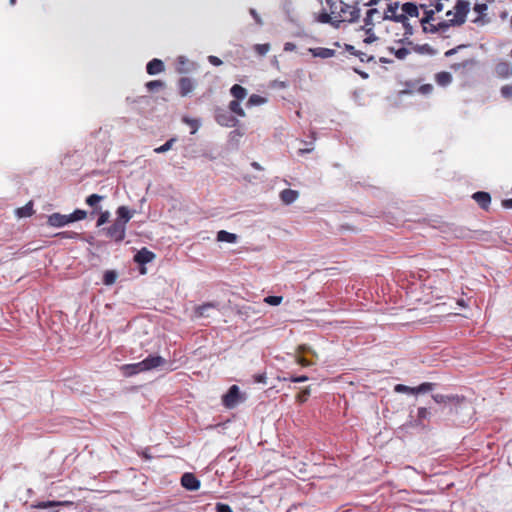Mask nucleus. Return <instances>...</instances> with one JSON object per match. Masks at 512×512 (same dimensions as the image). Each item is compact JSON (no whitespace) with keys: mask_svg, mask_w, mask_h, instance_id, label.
<instances>
[{"mask_svg":"<svg viewBox=\"0 0 512 512\" xmlns=\"http://www.w3.org/2000/svg\"><path fill=\"white\" fill-rule=\"evenodd\" d=\"M385 1L387 2L384 14L386 21L400 23L404 29L403 38L399 40V43L412 44L410 37L414 34V28L409 19L419 17L418 5L413 2L401 4L399 1Z\"/></svg>","mask_w":512,"mask_h":512,"instance_id":"f257e3e1","label":"nucleus"},{"mask_svg":"<svg viewBox=\"0 0 512 512\" xmlns=\"http://www.w3.org/2000/svg\"><path fill=\"white\" fill-rule=\"evenodd\" d=\"M325 3L329 13L323 10L317 17L320 23L331 24L339 28L342 22L354 23L360 18V9L356 5L346 4L343 0H320Z\"/></svg>","mask_w":512,"mask_h":512,"instance_id":"f03ea898","label":"nucleus"},{"mask_svg":"<svg viewBox=\"0 0 512 512\" xmlns=\"http://www.w3.org/2000/svg\"><path fill=\"white\" fill-rule=\"evenodd\" d=\"M87 217V212L85 210L76 209L73 213L69 215H64L61 213H52L48 216L47 224L51 227H63L69 223L83 220Z\"/></svg>","mask_w":512,"mask_h":512,"instance_id":"7ed1b4c3","label":"nucleus"},{"mask_svg":"<svg viewBox=\"0 0 512 512\" xmlns=\"http://www.w3.org/2000/svg\"><path fill=\"white\" fill-rule=\"evenodd\" d=\"M384 14L385 9L382 12L378 8H370L367 10L364 17V26L362 27L366 34H369L376 24L386 21Z\"/></svg>","mask_w":512,"mask_h":512,"instance_id":"20e7f679","label":"nucleus"},{"mask_svg":"<svg viewBox=\"0 0 512 512\" xmlns=\"http://www.w3.org/2000/svg\"><path fill=\"white\" fill-rule=\"evenodd\" d=\"M433 400L436 403H450L452 406L450 407V413H459V408L469 407V403L465 401L463 397L459 396H446L442 394H434L432 396Z\"/></svg>","mask_w":512,"mask_h":512,"instance_id":"39448f33","label":"nucleus"},{"mask_svg":"<svg viewBox=\"0 0 512 512\" xmlns=\"http://www.w3.org/2000/svg\"><path fill=\"white\" fill-rule=\"evenodd\" d=\"M469 10L470 3L468 1L458 0L454 7V11H448L446 16L453 15L454 17L452 19L454 20V23L460 26L465 23Z\"/></svg>","mask_w":512,"mask_h":512,"instance_id":"423d86ee","label":"nucleus"},{"mask_svg":"<svg viewBox=\"0 0 512 512\" xmlns=\"http://www.w3.org/2000/svg\"><path fill=\"white\" fill-rule=\"evenodd\" d=\"M241 401H243V397L237 385H232L222 396V404L228 409L235 408Z\"/></svg>","mask_w":512,"mask_h":512,"instance_id":"0eeeda50","label":"nucleus"},{"mask_svg":"<svg viewBox=\"0 0 512 512\" xmlns=\"http://www.w3.org/2000/svg\"><path fill=\"white\" fill-rule=\"evenodd\" d=\"M105 234L110 239L114 240L115 242H121L125 238L126 234V226L123 225V221H114V223L104 229Z\"/></svg>","mask_w":512,"mask_h":512,"instance_id":"6e6552de","label":"nucleus"},{"mask_svg":"<svg viewBox=\"0 0 512 512\" xmlns=\"http://www.w3.org/2000/svg\"><path fill=\"white\" fill-rule=\"evenodd\" d=\"M144 371H150L158 367L163 366L166 360L161 356L149 355L147 358L141 361Z\"/></svg>","mask_w":512,"mask_h":512,"instance_id":"1a4fd4ad","label":"nucleus"},{"mask_svg":"<svg viewBox=\"0 0 512 512\" xmlns=\"http://www.w3.org/2000/svg\"><path fill=\"white\" fill-rule=\"evenodd\" d=\"M181 484L189 491L198 490L200 487V481L192 473L183 474L181 477Z\"/></svg>","mask_w":512,"mask_h":512,"instance_id":"9d476101","label":"nucleus"},{"mask_svg":"<svg viewBox=\"0 0 512 512\" xmlns=\"http://www.w3.org/2000/svg\"><path fill=\"white\" fill-rule=\"evenodd\" d=\"M178 88L180 95L185 97L194 90L195 84L192 79L188 77H182L178 81Z\"/></svg>","mask_w":512,"mask_h":512,"instance_id":"9b49d317","label":"nucleus"},{"mask_svg":"<svg viewBox=\"0 0 512 512\" xmlns=\"http://www.w3.org/2000/svg\"><path fill=\"white\" fill-rule=\"evenodd\" d=\"M155 257V254L147 248H142L134 256V261L139 264H147L151 262Z\"/></svg>","mask_w":512,"mask_h":512,"instance_id":"f8f14e48","label":"nucleus"},{"mask_svg":"<svg viewBox=\"0 0 512 512\" xmlns=\"http://www.w3.org/2000/svg\"><path fill=\"white\" fill-rule=\"evenodd\" d=\"M165 69L164 63L157 58L152 59L146 66L147 73L149 75H156L163 72Z\"/></svg>","mask_w":512,"mask_h":512,"instance_id":"ddd939ff","label":"nucleus"},{"mask_svg":"<svg viewBox=\"0 0 512 512\" xmlns=\"http://www.w3.org/2000/svg\"><path fill=\"white\" fill-rule=\"evenodd\" d=\"M472 198L483 209H487L491 203V196L487 192L478 191L473 194Z\"/></svg>","mask_w":512,"mask_h":512,"instance_id":"4468645a","label":"nucleus"},{"mask_svg":"<svg viewBox=\"0 0 512 512\" xmlns=\"http://www.w3.org/2000/svg\"><path fill=\"white\" fill-rule=\"evenodd\" d=\"M121 370L125 376H133L140 372H145L141 361L133 364H125L121 367Z\"/></svg>","mask_w":512,"mask_h":512,"instance_id":"2eb2a0df","label":"nucleus"},{"mask_svg":"<svg viewBox=\"0 0 512 512\" xmlns=\"http://www.w3.org/2000/svg\"><path fill=\"white\" fill-rule=\"evenodd\" d=\"M309 51L314 57H319L322 59L331 58L335 55V50L324 47L310 48Z\"/></svg>","mask_w":512,"mask_h":512,"instance_id":"dca6fc26","label":"nucleus"},{"mask_svg":"<svg viewBox=\"0 0 512 512\" xmlns=\"http://www.w3.org/2000/svg\"><path fill=\"white\" fill-rule=\"evenodd\" d=\"M495 71L498 76L507 78L512 75V66L508 62H499L495 67Z\"/></svg>","mask_w":512,"mask_h":512,"instance_id":"f3484780","label":"nucleus"},{"mask_svg":"<svg viewBox=\"0 0 512 512\" xmlns=\"http://www.w3.org/2000/svg\"><path fill=\"white\" fill-rule=\"evenodd\" d=\"M290 473L300 479H305L307 476V465L304 462L297 461L293 463V470L290 469Z\"/></svg>","mask_w":512,"mask_h":512,"instance_id":"a211bd4d","label":"nucleus"},{"mask_svg":"<svg viewBox=\"0 0 512 512\" xmlns=\"http://www.w3.org/2000/svg\"><path fill=\"white\" fill-rule=\"evenodd\" d=\"M430 415L431 413L427 408H419L417 413V419L414 421V423L411 422V426H423V421L428 420L430 418Z\"/></svg>","mask_w":512,"mask_h":512,"instance_id":"6ab92c4d","label":"nucleus"},{"mask_svg":"<svg viewBox=\"0 0 512 512\" xmlns=\"http://www.w3.org/2000/svg\"><path fill=\"white\" fill-rule=\"evenodd\" d=\"M217 241L219 242H227V243H235L237 241V235L234 233H230L225 230H220L217 233Z\"/></svg>","mask_w":512,"mask_h":512,"instance_id":"aec40b11","label":"nucleus"},{"mask_svg":"<svg viewBox=\"0 0 512 512\" xmlns=\"http://www.w3.org/2000/svg\"><path fill=\"white\" fill-rule=\"evenodd\" d=\"M412 47V50L419 54L435 55V50L429 44H408Z\"/></svg>","mask_w":512,"mask_h":512,"instance_id":"412c9836","label":"nucleus"},{"mask_svg":"<svg viewBox=\"0 0 512 512\" xmlns=\"http://www.w3.org/2000/svg\"><path fill=\"white\" fill-rule=\"evenodd\" d=\"M71 505H73L72 501H43V502H39L36 505V508L46 509V508H49V507L71 506Z\"/></svg>","mask_w":512,"mask_h":512,"instance_id":"4be33fe9","label":"nucleus"},{"mask_svg":"<svg viewBox=\"0 0 512 512\" xmlns=\"http://www.w3.org/2000/svg\"><path fill=\"white\" fill-rule=\"evenodd\" d=\"M118 218L115 221H123V225L126 226L127 222L132 218V214L126 206H120L117 209Z\"/></svg>","mask_w":512,"mask_h":512,"instance_id":"5701e85b","label":"nucleus"},{"mask_svg":"<svg viewBox=\"0 0 512 512\" xmlns=\"http://www.w3.org/2000/svg\"><path fill=\"white\" fill-rule=\"evenodd\" d=\"M213 308H216V304H214L212 302H207V303H204L202 305L195 307L194 313H195L196 317H204V316H207V311L209 309H213Z\"/></svg>","mask_w":512,"mask_h":512,"instance_id":"b1692460","label":"nucleus"},{"mask_svg":"<svg viewBox=\"0 0 512 512\" xmlns=\"http://www.w3.org/2000/svg\"><path fill=\"white\" fill-rule=\"evenodd\" d=\"M230 92L235 100H243L247 95L246 89L239 84L233 85L230 89Z\"/></svg>","mask_w":512,"mask_h":512,"instance_id":"393cba45","label":"nucleus"},{"mask_svg":"<svg viewBox=\"0 0 512 512\" xmlns=\"http://www.w3.org/2000/svg\"><path fill=\"white\" fill-rule=\"evenodd\" d=\"M435 78L437 84L440 86H447L452 82V75L446 71L437 73Z\"/></svg>","mask_w":512,"mask_h":512,"instance_id":"a878e982","label":"nucleus"},{"mask_svg":"<svg viewBox=\"0 0 512 512\" xmlns=\"http://www.w3.org/2000/svg\"><path fill=\"white\" fill-rule=\"evenodd\" d=\"M117 273L114 270H107L103 275V283L107 286L113 285L116 282Z\"/></svg>","mask_w":512,"mask_h":512,"instance_id":"bb28decb","label":"nucleus"},{"mask_svg":"<svg viewBox=\"0 0 512 512\" xmlns=\"http://www.w3.org/2000/svg\"><path fill=\"white\" fill-rule=\"evenodd\" d=\"M389 50L399 60H404L410 54V50L405 47H401L399 49H394L391 47V48H389Z\"/></svg>","mask_w":512,"mask_h":512,"instance_id":"cd10ccee","label":"nucleus"},{"mask_svg":"<svg viewBox=\"0 0 512 512\" xmlns=\"http://www.w3.org/2000/svg\"><path fill=\"white\" fill-rule=\"evenodd\" d=\"M240 101L241 100H233V101H231L229 103V109L233 113L237 114L238 116L243 117V116H245V112H244V110L242 109V107L240 105Z\"/></svg>","mask_w":512,"mask_h":512,"instance_id":"c85d7f7f","label":"nucleus"},{"mask_svg":"<svg viewBox=\"0 0 512 512\" xmlns=\"http://www.w3.org/2000/svg\"><path fill=\"white\" fill-rule=\"evenodd\" d=\"M17 212V215L19 217H28V216H31L32 213H33V208H32V204L31 203H28L26 204L25 206L21 207V208H18L16 210Z\"/></svg>","mask_w":512,"mask_h":512,"instance_id":"c756f323","label":"nucleus"},{"mask_svg":"<svg viewBox=\"0 0 512 512\" xmlns=\"http://www.w3.org/2000/svg\"><path fill=\"white\" fill-rule=\"evenodd\" d=\"M266 102V99L260 95H257V94H252L248 101H247V106H254V105H261L263 103Z\"/></svg>","mask_w":512,"mask_h":512,"instance_id":"7c9ffc66","label":"nucleus"},{"mask_svg":"<svg viewBox=\"0 0 512 512\" xmlns=\"http://www.w3.org/2000/svg\"><path fill=\"white\" fill-rule=\"evenodd\" d=\"M433 387H434L433 383H430V382L422 383L419 386L414 387V394L426 393L428 391H431L433 389Z\"/></svg>","mask_w":512,"mask_h":512,"instance_id":"2f4dec72","label":"nucleus"},{"mask_svg":"<svg viewBox=\"0 0 512 512\" xmlns=\"http://www.w3.org/2000/svg\"><path fill=\"white\" fill-rule=\"evenodd\" d=\"M174 142H176V138H171L166 143H164L163 145L155 148L154 152L155 153L167 152L168 150H170L172 148V145H173Z\"/></svg>","mask_w":512,"mask_h":512,"instance_id":"473e14b6","label":"nucleus"},{"mask_svg":"<svg viewBox=\"0 0 512 512\" xmlns=\"http://www.w3.org/2000/svg\"><path fill=\"white\" fill-rule=\"evenodd\" d=\"M103 200V196L98 194H91L86 198V204L90 207L96 206L99 202Z\"/></svg>","mask_w":512,"mask_h":512,"instance_id":"72a5a7b5","label":"nucleus"},{"mask_svg":"<svg viewBox=\"0 0 512 512\" xmlns=\"http://www.w3.org/2000/svg\"><path fill=\"white\" fill-rule=\"evenodd\" d=\"M164 82L161 80H152L146 83V88L148 91L153 92L156 89L163 88Z\"/></svg>","mask_w":512,"mask_h":512,"instance_id":"f704fd0d","label":"nucleus"},{"mask_svg":"<svg viewBox=\"0 0 512 512\" xmlns=\"http://www.w3.org/2000/svg\"><path fill=\"white\" fill-rule=\"evenodd\" d=\"M435 11L432 9L425 10L424 16L420 20V24H429L434 20Z\"/></svg>","mask_w":512,"mask_h":512,"instance_id":"c9c22d12","label":"nucleus"},{"mask_svg":"<svg viewBox=\"0 0 512 512\" xmlns=\"http://www.w3.org/2000/svg\"><path fill=\"white\" fill-rule=\"evenodd\" d=\"M182 121L190 126L191 134H195L199 128V123L196 119H190L188 117H183Z\"/></svg>","mask_w":512,"mask_h":512,"instance_id":"e433bc0d","label":"nucleus"},{"mask_svg":"<svg viewBox=\"0 0 512 512\" xmlns=\"http://www.w3.org/2000/svg\"><path fill=\"white\" fill-rule=\"evenodd\" d=\"M314 140H315V138H314V136L312 135V136H311V140H310L309 142L304 141L303 143H304L305 147H304V148L300 147V148L298 149V153H299L300 155H303L304 153H309V152H311V151L314 149V147H313V142H314Z\"/></svg>","mask_w":512,"mask_h":512,"instance_id":"4c0bfd02","label":"nucleus"},{"mask_svg":"<svg viewBox=\"0 0 512 512\" xmlns=\"http://www.w3.org/2000/svg\"><path fill=\"white\" fill-rule=\"evenodd\" d=\"M451 26H458L456 23H454L453 19H449L447 21H442L437 24V32L446 31Z\"/></svg>","mask_w":512,"mask_h":512,"instance_id":"58836bf2","label":"nucleus"},{"mask_svg":"<svg viewBox=\"0 0 512 512\" xmlns=\"http://www.w3.org/2000/svg\"><path fill=\"white\" fill-rule=\"evenodd\" d=\"M283 300V297L282 296H267L264 298V302L266 304H269V305H272V306H277L279 305Z\"/></svg>","mask_w":512,"mask_h":512,"instance_id":"ea45409f","label":"nucleus"},{"mask_svg":"<svg viewBox=\"0 0 512 512\" xmlns=\"http://www.w3.org/2000/svg\"><path fill=\"white\" fill-rule=\"evenodd\" d=\"M398 393H410L414 394V387H409L403 384H397L394 389Z\"/></svg>","mask_w":512,"mask_h":512,"instance_id":"a19ab883","label":"nucleus"},{"mask_svg":"<svg viewBox=\"0 0 512 512\" xmlns=\"http://www.w3.org/2000/svg\"><path fill=\"white\" fill-rule=\"evenodd\" d=\"M109 217L110 213L108 211L101 212L97 219V227L104 225L109 220Z\"/></svg>","mask_w":512,"mask_h":512,"instance_id":"79ce46f5","label":"nucleus"},{"mask_svg":"<svg viewBox=\"0 0 512 512\" xmlns=\"http://www.w3.org/2000/svg\"><path fill=\"white\" fill-rule=\"evenodd\" d=\"M269 48V44H257L254 49L259 55H265L269 51Z\"/></svg>","mask_w":512,"mask_h":512,"instance_id":"37998d69","label":"nucleus"},{"mask_svg":"<svg viewBox=\"0 0 512 512\" xmlns=\"http://www.w3.org/2000/svg\"><path fill=\"white\" fill-rule=\"evenodd\" d=\"M309 394L310 391L308 389H305L296 395V400L300 403H304L308 399Z\"/></svg>","mask_w":512,"mask_h":512,"instance_id":"c03bdc74","label":"nucleus"},{"mask_svg":"<svg viewBox=\"0 0 512 512\" xmlns=\"http://www.w3.org/2000/svg\"><path fill=\"white\" fill-rule=\"evenodd\" d=\"M57 236H59L61 238L74 239V238H78L79 234L76 232H73V231H64V232L58 233Z\"/></svg>","mask_w":512,"mask_h":512,"instance_id":"a18cd8bd","label":"nucleus"},{"mask_svg":"<svg viewBox=\"0 0 512 512\" xmlns=\"http://www.w3.org/2000/svg\"><path fill=\"white\" fill-rule=\"evenodd\" d=\"M424 33H437V25L431 24H421Z\"/></svg>","mask_w":512,"mask_h":512,"instance_id":"49530a36","label":"nucleus"},{"mask_svg":"<svg viewBox=\"0 0 512 512\" xmlns=\"http://www.w3.org/2000/svg\"><path fill=\"white\" fill-rule=\"evenodd\" d=\"M501 94L505 98H512V84L503 86L501 88Z\"/></svg>","mask_w":512,"mask_h":512,"instance_id":"de8ad7c7","label":"nucleus"},{"mask_svg":"<svg viewBox=\"0 0 512 512\" xmlns=\"http://www.w3.org/2000/svg\"><path fill=\"white\" fill-rule=\"evenodd\" d=\"M216 512H233L232 508L228 504L217 503Z\"/></svg>","mask_w":512,"mask_h":512,"instance_id":"09e8293b","label":"nucleus"},{"mask_svg":"<svg viewBox=\"0 0 512 512\" xmlns=\"http://www.w3.org/2000/svg\"><path fill=\"white\" fill-rule=\"evenodd\" d=\"M488 7L484 3H478L474 6V11L477 12L479 15L484 14L487 11Z\"/></svg>","mask_w":512,"mask_h":512,"instance_id":"8fccbe9b","label":"nucleus"},{"mask_svg":"<svg viewBox=\"0 0 512 512\" xmlns=\"http://www.w3.org/2000/svg\"><path fill=\"white\" fill-rule=\"evenodd\" d=\"M208 61L210 64H212L214 66H220L223 63L220 58H218L217 56H214V55H210L208 57Z\"/></svg>","mask_w":512,"mask_h":512,"instance_id":"3c124183","label":"nucleus"},{"mask_svg":"<svg viewBox=\"0 0 512 512\" xmlns=\"http://www.w3.org/2000/svg\"><path fill=\"white\" fill-rule=\"evenodd\" d=\"M295 361L302 365V366H307V365H310V362H308L305 358H303L300 354H296L295 355Z\"/></svg>","mask_w":512,"mask_h":512,"instance_id":"603ef678","label":"nucleus"},{"mask_svg":"<svg viewBox=\"0 0 512 512\" xmlns=\"http://www.w3.org/2000/svg\"><path fill=\"white\" fill-rule=\"evenodd\" d=\"M377 40V36L374 34L373 30L367 34V37L364 39V43L370 44Z\"/></svg>","mask_w":512,"mask_h":512,"instance_id":"864d4df0","label":"nucleus"},{"mask_svg":"<svg viewBox=\"0 0 512 512\" xmlns=\"http://www.w3.org/2000/svg\"><path fill=\"white\" fill-rule=\"evenodd\" d=\"M280 198L281 200L285 203V204H288V198H289V195H288V189H284L281 191L280 193Z\"/></svg>","mask_w":512,"mask_h":512,"instance_id":"5fc2aeb1","label":"nucleus"},{"mask_svg":"<svg viewBox=\"0 0 512 512\" xmlns=\"http://www.w3.org/2000/svg\"><path fill=\"white\" fill-rule=\"evenodd\" d=\"M433 6H434L433 10L435 11V13L436 12H441L444 9V5L441 2V0H438Z\"/></svg>","mask_w":512,"mask_h":512,"instance_id":"6e6d98bb","label":"nucleus"},{"mask_svg":"<svg viewBox=\"0 0 512 512\" xmlns=\"http://www.w3.org/2000/svg\"><path fill=\"white\" fill-rule=\"evenodd\" d=\"M345 48H346V50H347L350 54L355 55V56H356V55H359V54H358V51L354 48V46L346 44V45H345Z\"/></svg>","mask_w":512,"mask_h":512,"instance_id":"4d7b16f0","label":"nucleus"},{"mask_svg":"<svg viewBox=\"0 0 512 512\" xmlns=\"http://www.w3.org/2000/svg\"><path fill=\"white\" fill-rule=\"evenodd\" d=\"M307 379H308L307 376H300V377L290 376V382H302V381H306Z\"/></svg>","mask_w":512,"mask_h":512,"instance_id":"13d9d810","label":"nucleus"},{"mask_svg":"<svg viewBox=\"0 0 512 512\" xmlns=\"http://www.w3.org/2000/svg\"><path fill=\"white\" fill-rule=\"evenodd\" d=\"M358 54H359V55H357V56L360 58V60H361L362 62H363V61H365V57L367 58V59H366L367 61H371V60H373V57H372V56L367 57V55H366L365 53H363V52L358 51Z\"/></svg>","mask_w":512,"mask_h":512,"instance_id":"bf43d9fd","label":"nucleus"},{"mask_svg":"<svg viewBox=\"0 0 512 512\" xmlns=\"http://www.w3.org/2000/svg\"><path fill=\"white\" fill-rule=\"evenodd\" d=\"M298 198V192L290 189V203L294 202Z\"/></svg>","mask_w":512,"mask_h":512,"instance_id":"052dcab7","label":"nucleus"},{"mask_svg":"<svg viewBox=\"0 0 512 512\" xmlns=\"http://www.w3.org/2000/svg\"><path fill=\"white\" fill-rule=\"evenodd\" d=\"M502 205L503 207L505 208H508V209H512V198L511 199H506L502 202Z\"/></svg>","mask_w":512,"mask_h":512,"instance_id":"680f3d73","label":"nucleus"},{"mask_svg":"<svg viewBox=\"0 0 512 512\" xmlns=\"http://www.w3.org/2000/svg\"><path fill=\"white\" fill-rule=\"evenodd\" d=\"M459 48H461V46H459L457 48H452V49L446 51L445 56L450 57V56L454 55L457 52V49H459Z\"/></svg>","mask_w":512,"mask_h":512,"instance_id":"e2e57ef3","label":"nucleus"},{"mask_svg":"<svg viewBox=\"0 0 512 512\" xmlns=\"http://www.w3.org/2000/svg\"><path fill=\"white\" fill-rule=\"evenodd\" d=\"M250 13H251V15L254 17V19L256 20V22H257L258 24H261L260 18H259V16H258V14L256 13V11H255L254 9H251V10H250Z\"/></svg>","mask_w":512,"mask_h":512,"instance_id":"0e129e2a","label":"nucleus"},{"mask_svg":"<svg viewBox=\"0 0 512 512\" xmlns=\"http://www.w3.org/2000/svg\"><path fill=\"white\" fill-rule=\"evenodd\" d=\"M421 90L424 92V93H428L432 90V86L431 85H424L421 87Z\"/></svg>","mask_w":512,"mask_h":512,"instance_id":"69168bd1","label":"nucleus"},{"mask_svg":"<svg viewBox=\"0 0 512 512\" xmlns=\"http://www.w3.org/2000/svg\"><path fill=\"white\" fill-rule=\"evenodd\" d=\"M420 8H421V9H423L424 11H425V10H429V9H428V6H427L426 4H420V5L418 6V9H420Z\"/></svg>","mask_w":512,"mask_h":512,"instance_id":"338daca9","label":"nucleus"},{"mask_svg":"<svg viewBox=\"0 0 512 512\" xmlns=\"http://www.w3.org/2000/svg\"><path fill=\"white\" fill-rule=\"evenodd\" d=\"M252 166L256 169H260V165L257 162H253Z\"/></svg>","mask_w":512,"mask_h":512,"instance_id":"774afa93","label":"nucleus"}]
</instances>
